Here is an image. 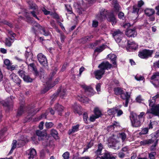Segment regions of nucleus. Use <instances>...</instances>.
<instances>
[{
	"label": "nucleus",
	"instance_id": "nucleus-30",
	"mask_svg": "<svg viewBox=\"0 0 159 159\" xmlns=\"http://www.w3.org/2000/svg\"><path fill=\"white\" fill-rule=\"evenodd\" d=\"M103 148L102 145L101 143H99L98 145V149L95 152V153L97 155H100L101 153L102 150Z\"/></svg>",
	"mask_w": 159,
	"mask_h": 159
},
{
	"label": "nucleus",
	"instance_id": "nucleus-43",
	"mask_svg": "<svg viewBox=\"0 0 159 159\" xmlns=\"http://www.w3.org/2000/svg\"><path fill=\"white\" fill-rule=\"evenodd\" d=\"M25 71L22 70H20L18 71V73L21 77L23 78V77L25 76Z\"/></svg>",
	"mask_w": 159,
	"mask_h": 159
},
{
	"label": "nucleus",
	"instance_id": "nucleus-21",
	"mask_svg": "<svg viewBox=\"0 0 159 159\" xmlns=\"http://www.w3.org/2000/svg\"><path fill=\"white\" fill-rule=\"evenodd\" d=\"M73 108L74 109V112L75 113H78L79 115L81 114L80 112V106L76 103H75L73 106Z\"/></svg>",
	"mask_w": 159,
	"mask_h": 159
},
{
	"label": "nucleus",
	"instance_id": "nucleus-47",
	"mask_svg": "<svg viewBox=\"0 0 159 159\" xmlns=\"http://www.w3.org/2000/svg\"><path fill=\"white\" fill-rule=\"evenodd\" d=\"M54 124L51 122H46L45 124V125L46 128L47 129H49L52 128L53 125Z\"/></svg>",
	"mask_w": 159,
	"mask_h": 159
},
{
	"label": "nucleus",
	"instance_id": "nucleus-56",
	"mask_svg": "<svg viewBox=\"0 0 159 159\" xmlns=\"http://www.w3.org/2000/svg\"><path fill=\"white\" fill-rule=\"evenodd\" d=\"M59 93V92H57V93L54 94L51 97V101H54L55 100L56 97L58 95Z\"/></svg>",
	"mask_w": 159,
	"mask_h": 159
},
{
	"label": "nucleus",
	"instance_id": "nucleus-34",
	"mask_svg": "<svg viewBox=\"0 0 159 159\" xmlns=\"http://www.w3.org/2000/svg\"><path fill=\"white\" fill-rule=\"evenodd\" d=\"M119 135V137L121 139L122 142L125 141L127 139V135L125 133H120Z\"/></svg>",
	"mask_w": 159,
	"mask_h": 159
},
{
	"label": "nucleus",
	"instance_id": "nucleus-59",
	"mask_svg": "<svg viewBox=\"0 0 159 159\" xmlns=\"http://www.w3.org/2000/svg\"><path fill=\"white\" fill-rule=\"evenodd\" d=\"M129 148L128 146H126L125 147H123L122 149H121V151L122 152H124L125 153L126 152L127 153L129 151Z\"/></svg>",
	"mask_w": 159,
	"mask_h": 159
},
{
	"label": "nucleus",
	"instance_id": "nucleus-52",
	"mask_svg": "<svg viewBox=\"0 0 159 159\" xmlns=\"http://www.w3.org/2000/svg\"><path fill=\"white\" fill-rule=\"evenodd\" d=\"M119 142H117L115 144H112L113 148L115 149L118 150L120 148V146H119Z\"/></svg>",
	"mask_w": 159,
	"mask_h": 159
},
{
	"label": "nucleus",
	"instance_id": "nucleus-60",
	"mask_svg": "<svg viewBox=\"0 0 159 159\" xmlns=\"http://www.w3.org/2000/svg\"><path fill=\"white\" fill-rule=\"evenodd\" d=\"M36 23L35 22L34 23V26H33V27H32V29H31V31H32L33 32L34 34H36V30H36V28H38V27H36L35 26V23Z\"/></svg>",
	"mask_w": 159,
	"mask_h": 159
},
{
	"label": "nucleus",
	"instance_id": "nucleus-19",
	"mask_svg": "<svg viewBox=\"0 0 159 159\" xmlns=\"http://www.w3.org/2000/svg\"><path fill=\"white\" fill-rule=\"evenodd\" d=\"M107 57L111 60V62H112V64L116 66V56L113 54H110L108 55Z\"/></svg>",
	"mask_w": 159,
	"mask_h": 159
},
{
	"label": "nucleus",
	"instance_id": "nucleus-61",
	"mask_svg": "<svg viewBox=\"0 0 159 159\" xmlns=\"http://www.w3.org/2000/svg\"><path fill=\"white\" fill-rule=\"evenodd\" d=\"M16 66H17L16 65H13L11 66V64L10 66L7 68V69L9 70H12L15 69Z\"/></svg>",
	"mask_w": 159,
	"mask_h": 159
},
{
	"label": "nucleus",
	"instance_id": "nucleus-37",
	"mask_svg": "<svg viewBox=\"0 0 159 159\" xmlns=\"http://www.w3.org/2000/svg\"><path fill=\"white\" fill-rule=\"evenodd\" d=\"M17 141L16 140H13L12 143V148L9 153L11 154L12 153L13 150L16 148V146Z\"/></svg>",
	"mask_w": 159,
	"mask_h": 159
},
{
	"label": "nucleus",
	"instance_id": "nucleus-17",
	"mask_svg": "<svg viewBox=\"0 0 159 159\" xmlns=\"http://www.w3.org/2000/svg\"><path fill=\"white\" fill-rule=\"evenodd\" d=\"M102 159H116V157L108 152L104 153L101 156Z\"/></svg>",
	"mask_w": 159,
	"mask_h": 159
},
{
	"label": "nucleus",
	"instance_id": "nucleus-25",
	"mask_svg": "<svg viewBox=\"0 0 159 159\" xmlns=\"http://www.w3.org/2000/svg\"><path fill=\"white\" fill-rule=\"evenodd\" d=\"M31 52H26L25 53V56L26 58V62L27 64H29V61H32L33 60L31 57Z\"/></svg>",
	"mask_w": 159,
	"mask_h": 159
},
{
	"label": "nucleus",
	"instance_id": "nucleus-26",
	"mask_svg": "<svg viewBox=\"0 0 159 159\" xmlns=\"http://www.w3.org/2000/svg\"><path fill=\"white\" fill-rule=\"evenodd\" d=\"M107 46L106 45L103 44L101 46L97 48L95 50V52H100L102 51L105 49Z\"/></svg>",
	"mask_w": 159,
	"mask_h": 159
},
{
	"label": "nucleus",
	"instance_id": "nucleus-46",
	"mask_svg": "<svg viewBox=\"0 0 159 159\" xmlns=\"http://www.w3.org/2000/svg\"><path fill=\"white\" fill-rule=\"evenodd\" d=\"M17 146L18 147H20L25 144L24 141L22 140H18L17 141Z\"/></svg>",
	"mask_w": 159,
	"mask_h": 159
},
{
	"label": "nucleus",
	"instance_id": "nucleus-63",
	"mask_svg": "<svg viewBox=\"0 0 159 159\" xmlns=\"http://www.w3.org/2000/svg\"><path fill=\"white\" fill-rule=\"evenodd\" d=\"M98 25V22L96 20H93L92 23V26L94 27H97Z\"/></svg>",
	"mask_w": 159,
	"mask_h": 159
},
{
	"label": "nucleus",
	"instance_id": "nucleus-50",
	"mask_svg": "<svg viewBox=\"0 0 159 159\" xmlns=\"http://www.w3.org/2000/svg\"><path fill=\"white\" fill-rule=\"evenodd\" d=\"M70 153L68 152H66L63 153L62 157L64 159H69V158Z\"/></svg>",
	"mask_w": 159,
	"mask_h": 159
},
{
	"label": "nucleus",
	"instance_id": "nucleus-62",
	"mask_svg": "<svg viewBox=\"0 0 159 159\" xmlns=\"http://www.w3.org/2000/svg\"><path fill=\"white\" fill-rule=\"evenodd\" d=\"M42 11L44 12V14L46 15H48L50 14V12L47 11L45 8L43 7L42 8Z\"/></svg>",
	"mask_w": 159,
	"mask_h": 159
},
{
	"label": "nucleus",
	"instance_id": "nucleus-3",
	"mask_svg": "<svg viewBox=\"0 0 159 159\" xmlns=\"http://www.w3.org/2000/svg\"><path fill=\"white\" fill-rule=\"evenodd\" d=\"M111 66V65L108 61L103 62L102 63L98 66L100 69L94 72L96 78L98 80L100 79L104 74L105 70L110 69Z\"/></svg>",
	"mask_w": 159,
	"mask_h": 159
},
{
	"label": "nucleus",
	"instance_id": "nucleus-5",
	"mask_svg": "<svg viewBox=\"0 0 159 159\" xmlns=\"http://www.w3.org/2000/svg\"><path fill=\"white\" fill-rule=\"evenodd\" d=\"M28 3L29 5V7L30 9L35 10V11L34 10L30 12L32 15L38 20H39V18L37 16V15L39 14V11L37 10H36L37 7V6L32 1H29L28 2Z\"/></svg>",
	"mask_w": 159,
	"mask_h": 159
},
{
	"label": "nucleus",
	"instance_id": "nucleus-23",
	"mask_svg": "<svg viewBox=\"0 0 159 159\" xmlns=\"http://www.w3.org/2000/svg\"><path fill=\"white\" fill-rule=\"evenodd\" d=\"M14 38L8 37L6 39L5 44L7 46L10 47L14 41Z\"/></svg>",
	"mask_w": 159,
	"mask_h": 159
},
{
	"label": "nucleus",
	"instance_id": "nucleus-20",
	"mask_svg": "<svg viewBox=\"0 0 159 159\" xmlns=\"http://www.w3.org/2000/svg\"><path fill=\"white\" fill-rule=\"evenodd\" d=\"M63 107L59 104H56L55 107V110L57 111L59 115H61V112L63 111Z\"/></svg>",
	"mask_w": 159,
	"mask_h": 159
},
{
	"label": "nucleus",
	"instance_id": "nucleus-58",
	"mask_svg": "<svg viewBox=\"0 0 159 159\" xmlns=\"http://www.w3.org/2000/svg\"><path fill=\"white\" fill-rule=\"evenodd\" d=\"M4 64L7 66V68H8L11 64L10 61L8 59H5L4 61Z\"/></svg>",
	"mask_w": 159,
	"mask_h": 159
},
{
	"label": "nucleus",
	"instance_id": "nucleus-15",
	"mask_svg": "<svg viewBox=\"0 0 159 159\" xmlns=\"http://www.w3.org/2000/svg\"><path fill=\"white\" fill-rule=\"evenodd\" d=\"M80 125L77 124L76 125L73 126L71 129H69L67 132L68 134L69 135H71L74 133L78 131L79 129Z\"/></svg>",
	"mask_w": 159,
	"mask_h": 159
},
{
	"label": "nucleus",
	"instance_id": "nucleus-11",
	"mask_svg": "<svg viewBox=\"0 0 159 159\" xmlns=\"http://www.w3.org/2000/svg\"><path fill=\"white\" fill-rule=\"evenodd\" d=\"M26 155L29 159H33L36 156V152L34 148H30L26 151Z\"/></svg>",
	"mask_w": 159,
	"mask_h": 159
},
{
	"label": "nucleus",
	"instance_id": "nucleus-40",
	"mask_svg": "<svg viewBox=\"0 0 159 159\" xmlns=\"http://www.w3.org/2000/svg\"><path fill=\"white\" fill-rule=\"evenodd\" d=\"M116 111V108L109 109L107 111V113L109 115H113L115 114Z\"/></svg>",
	"mask_w": 159,
	"mask_h": 159
},
{
	"label": "nucleus",
	"instance_id": "nucleus-35",
	"mask_svg": "<svg viewBox=\"0 0 159 159\" xmlns=\"http://www.w3.org/2000/svg\"><path fill=\"white\" fill-rule=\"evenodd\" d=\"M23 79L27 83L31 82L33 80V79L28 75H25Z\"/></svg>",
	"mask_w": 159,
	"mask_h": 159
},
{
	"label": "nucleus",
	"instance_id": "nucleus-36",
	"mask_svg": "<svg viewBox=\"0 0 159 159\" xmlns=\"http://www.w3.org/2000/svg\"><path fill=\"white\" fill-rule=\"evenodd\" d=\"M78 99L81 102L84 103H87L89 102V99L86 97H82L79 96Z\"/></svg>",
	"mask_w": 159,
	"mask_h": 159
},
{
	"label": "nucleus",
	"instance_id": "nucleus-48",
	"mask_svg": "<svg viewBox=\"0 0 159 159\" xmlns=\"http://www.w3.org/2000/svg\"><path fill=\"white\" fill-rule=\"evenodd\" d=\"M135 78L137 81L142 80L144 79V78L143 76L138 74L135 76Z\"/></svg>",
	"mask_w": 159,
	"mask_h": 159
},
{
	"label": "nucleus",
	"instance_id": "nucleus-55",
	"mask_svg": "<svg viewBox=\"0 0 159 159\" xmlns=\"http://www.w3.org/2000/svg\"><path fill=\"white\" fill-rule=\"evenodd\" d=\"M66 90L63 89L62 91H60V95L62 98H63L66 95Z\"/></svg>",
	"mask_w": 159,
	"mask_h": 159
},
{
	"label": "nucleus",
	"instance_id": "nucleus-41",
	"mask_svg": "<svg viewBox=\"0 0 159 159\" xmlns=\"http://www.w3.org/2000/svg\"><path fill=\"white\" fill-rule=\"evenodd\" d=\"M29 65V66L32 68L33 70L34 71L35 74L36 75H37L38 74V72L35 68L34 64V63H31L28 64Z\"/></svg>",
	"mask_w": 159,
	"mask_h": 159
},
{
	"label": "nucleus",
	"instance_id": "nucleus-42",
	"mask_svg": "<svg viewBox=\"0 0 159 159\" xmlns=\"http://www.w3.org/2000/svg\"><path fill=\"white\" fill-rule=\"evenodd\" d=\"M148 131V128H145L143 129L139 133L140 135L147 134Z\"/></svg>",
	"mask_w": 159,
	"mask_h": 159
},
{
	"label": "nucleus",
	"instance_id": "nucleus-31",
	"mask_svg": "<svg viewBox=\"0 0 159 159\" xmlns=\"http://www.w3.org/2000/svg\"><path fill=\"white\" fill-rule=\"evenodd\" d=\"M50 134L55 139L58 138V133L55 129H52L50 131Z\"/></svg>",
	"mask_w": 159,
	"mask_h": 159
},
{
	"label": "nucleus",
	"instance_id": "nucleus-8",
	"mask_svg": "<svg viewBox=\"0 0 159 159\" xmlns=\"http://www.w3.org/2000/svg\"><path fill=\"white\" fill-rule=\"evenodd\" d=\"M150 113L159 116V104L153 106L150 109H148L146 114Z\"/></svg>",
	"mask_w": 159,
	"mask_h": 159
},
{
	"label": "nucleus",
	"instance_id": "nucleus-29",
	"mask_svg": "<svg viewBox=\"0 0 159 159\" xmlns=\"http://www.w3.org/2000/svg\"><path fill=\"white\" fill-rule=\"evenodd\" d=\"M94 113L95 115L96 116V118H99L102 116V113L99 110L98 107H96L94 110Z\"/></svg>",
	"mask_w": 159,
	"mask_h": 159
},
{
	"label": "nucleus",
	"instance_id": "nucleus-10",
	"mask_svg": "<svg viewBox=\"0 0 159 159\" xmlns=\"http://www.w3.org/2000/svg\"><path fill=\"white\" fill-rule=\"evenodd\" d=\"M81 87L85 90L86 94L89 96L91 97L96 93L93 89L91 87L85 85H81Z\"/></svg>",
	"mask_w": 159,
	"mask_h": 159
},
{
	"label": "nucleus",
	"instance_id": "nucleus-28",
	"mask_svg": "<svg viewBox=\"0 0 159 159\" xmlns=\"http://www.w3.org/2000/svg\"><path fill=\"white\" fill-rule=\"evenodd\" d=\"M114 4V7L115 9L114 11H113V13L115 12L116 13L120 9V6H119V4L117 3V2L116 1L114 0L113 1Z\"/></svg>",
	"mask_w": 159,
	"mask_h": 159
},
{
	"label": "nucleus",
	"instance_id": "nucleus-44",
	"mask_svg": "<svg viewBox=\"0 0 159 159\" xmlns=\"http://www.w3.org/2000/svg\"><path fill=\"white\" fill-rule=\"evenodd\" d=\"M66 8L69 14H71L72 13V8L69 5H65Z\"/></svg>",
	"mask_w": 159,
	"mask_h": 159
},
{
	"label": "nucleus",
	"instance_id": "nucleus-54",
	"mask_svg": "<svg viewBox=\"0 0 159 159\" xmlns=\"http://www.w3.org/2000/svg\"><path fill=\"white\" fill-rule=\"evenodd\" d=\"M44 73V70L43 69H41L38 72V74L36 75H39L40 77H42Z\"/></svg>",
	"mask_w": 159,
	"mask_h": 159
},
{
	"label": "nucleus",
	"instance_id": "nucleus-39",
	"mask_svg": "<svg viewBox=\"0 0 159 159\" xmlns=\"http://www.w3.org/2000/svg\"><path fill=\"white\" fill-rule=\"evenodd\" d=\"M114 91L115 92V94L116 95H121L123 92V91L120 88H115L114 89Z\"/></svg>",
	"mask_w": 159,
	"mask_h": 159
},
{
	"label": "nucleus",
	"instance_id": "nucleus-1",
	"mask_svg": "<svg viewBox=\"0 0 159 159\" xmlns=\"http://www.w3.org/2000/svg\"><path fill=\"white\" fill-rule=\"evenodd\" d=\"M144 114L145 113L143 112L140 113L139 115H137L134 113H131L129 117L132 126L135 128L140 126L144 121Z\"/></svg>",
	"mask_w": 159,
	"mask_h": 159
},
{
	"label": "nucleus",
	"instance_id": "nucleus-53",
	"mask_svg": "<svg viewBox=\"0 0 159 159\" xmlns=\"http://www.w3.org/2000/svg\"><path fill=\"white\" fill-rule=\"evenodd\" d=\"M149 105L150 107H152L153 106H155V105H154V104L155 102V100L153 99L152 100H149Z\"/></svg>",
	"mask_w": 159,
	"mask_h": 159
},
{
	"label": "nucleus",
	"instance_id": "nucleus-49",
	"mask_svg": "<svg viewBox=\"0 0 159 159\" xmlns=\"http://www.w3.org/2000/svg\"><path fill=\"white\" fill-rule=\"evenodd\" d=\"M156 153L155 152H152L149 154V157L150 159H155V156Z\"/></svg>",
	"mask_w": 159,
	"mask_h": 159
},
{
	"label": "nucleus",
	"instance_id": "nucleus-9",
	"mask_svg": "<svg viewBox=\"0 0 159 159\" xmlns=\"http://www.w3.org/2000/svg\"><path fill=\"white\" fill-rule=\"evenodd\" d=\"M113 36L116 41L119 43L121 40V38L123 36L122 32L119 30L114 31L112 34Z\"/></svg>",
	"mask_w": 159,
	"mask_h": 159
},
{
	"label": "nucleus",
	"instance_id": "nucleus-27",
	"mask_svg": "<svg viewBox=\"0 0 159 159\" xmlns=\"http://www.w3.org/2000/svg\"><path fill=\"white\" fill-rule=\"evenodd\" d=\"M46 133L43 132L40 130H37L36 131V134L38 136V139L39 140H41L42 139V137H43L45 135Z\"/></svg>",
	"mask_w": 159,
	"mask_h": 159
},
{
	"label": "nucleus",
	"instance_id": "nucleus-51",
	"mask_svg": "<svg viewBox=\"0 0 159 159\" xmlns=\"http://www.w3.org/2000/svg\"><path fill=\"white\" fill-rule=\"evenodd\" d=\"M125 153L122 152L121 151H120L118 153V157L121 158H124L125 156Z\"/></svg>",
	"mask_w": 159,
	"mask_h": 159
},
{
	"label": "nucleus",
	"instance_id": "nucleus-6",
	"mask_svg": "<svg viewBox=\"0 0 159 159\" xmlns=\"http://www.w3.org/2000/svg\"><path fill=\"white\" fill-rule=\"evenodd\" d=\"M148 144L153 143L151 147V149L152 150H154L155 149V147L157 144L158 139L156 137L155 134H152V138L149 139H147Z\"/></svg>",
	"mask_w": 159,
	"mask_h": 159
},
{
	"label": "nucleus",
	"instance_id": "nucleus-45",
	"mask_svg": "<svg viewBox=\"0 0 159 159\" xmlns=\"http://www.w3.org/2000/svg\"><path fill=\"white\" fill-rule=\"evenodd\" d=\"M3 105L7 107L10 109L11 108H12V107L13 106L12 103V102H5L3 104Z\"/></svg>",
	"mask_w": 159,
	"mask_h": 159
},
{
	"label": "nucleus",
	"instance_id": "nucleus-57",
	"mask_svg": "<svg viewBox=\"0 0 159 159\" xmlns=\"http://www.w3.org/2000/svg\"><path fill=\"white\" fill-rule=\"evenodd\" d=\"M139 9L137 7V6H134L133 7V11L132 12L134 13L137 14L139 11Z\"/></svg>",
	"mask_w": 159,
	"mask_h": 159
},
{
	"label": "nucleus",
	"instance_id": "nucleus-32",
	"mask_svg": "<svg viewBox=\"0 0 159 159\" xmlns=\"http://www.w3.org/2000/svg\"><path fill=\"white\" fill-rule=\"evenodd\" d=\"M93 38V36L92 35L85 37L81 39V42L83 43H84L88 41H90L91 39Z\"/></svg>",
	"mask_w": 159,
	"mask_h": 159
},
{
	"label": "nucleus",
	"instance_id": "nucleus-14",
	"mask_svg": "<svg viewBox=\"0 0 159 159\" xmlns=\"http://www.w3.org/2000/svg\"><path fill=\"white\" fill-rule=\"evenodd\" d=\"M10 79L14 82L17 84L18 85H20L21 80L18 76L14 73H12L9 76Z\"/></svg>",
	"mask_w": 159,
	"mask_h": 159
},
{
	"label": "nucleus",
	"instance_id": "nucleus-38",
	"mask_svg": "<svg viewBox=\"0 0 159 159\" xmlns=\"http://www.w3.org/2000/svg\"><path fill=\"white\" fill-rule=\"evenodd\" d=\"M118 126H119V123L115 121L114 122V123L112 125H111L107 127V130L108 131H111V129H110V127H112V129H114L115 127H117Z\"/></svg>",
	"mask_w": 159,
	"mask_h": 159
},
{
	"label": "nucleus",
	"instance_id": "nucleus-24",
	"mask_svg": "<svg viewBox=\"0 0 159 159\" xmlns=\"http://www.w3.org/2000/svg\"><path fill=\"white\" fill-rule=\"evenodd\" d=\"M145 12L148 16H150L152 15L155 13L153 9L151 8H147L145 10Z\"/></svg>",
	"mask_w": 159,
	"mask_h": 159
},
{
	"label": "nucleus",
	"instance_id": "nucleus-22",
	"mask_svg": "<svg viewBox=\"0 0 159 159\" xmlns=\"http://www.w3.org/2000/svg\"><path fill=\"white\" fill-rule=\"evenodd\" d=\"M128 46L129 49L135 50L138 47V45L135 44L134 42H130L128 41L127 42Z\"/></svg>",
	"mask_w": 159,
	"mask_h": 159
},
{
	"label": "nucleus",
	"instance_id": "nucleus-4",
	"mask_svg": "<svg viewBox=\"0 0 159 159\" xmlns=\"http://www.w3.org/2000/svg\"><path fill=\"white\" fill-rule=\"evenodd\" d=\"M153 52L152 50L144 49L139 52L138 55L141 58L147 59L151 57Z\"/></svg>",
	"mask_w": 159,
	"mask_h": 159
},
{
	"label": "nucleus",
	"instance_id": "nucleus-64",
	"mask_svg": "<svg viewBox=\"0 0 159 159\" xmlns=\"http://www.w3.org/2000/svg\"><path fill=\"white\" fill-rule=\"evenodd\" d=\"M155 10H156V14L159 16V3L158 5L155 7Z\"/></svg>",
	"mask_w": 159,
	"mask_h": 159
},
{
	"label": "nucleus",
	"instance_id": "nucleus-12",
	"mask_svg": "<svg viewBox=\"0 0 159 159\" xmlns=\"http://www.w3.org/2000/svg\"><path fill=\"white\" fill-rule=\"evenodd\" d=\"M121 98L124 100L125 101V106L127 107L129 102V100L130 98V95L128 94L127 92L124 91L120 95Z\"/></svg>",
	"mask_w": 159,
	"mask_h": 159
},
{
	"label": "nucleus",
	"instance_id": "nucleus-33",
	"mask_svg": "<svg viewBox=\"0 0 159 159\" xmlns=\"http://www.w3.org/2000/svg\"><path fill=\"white\" fill-rule=\"evenodd\" d=\"M159 78V72H156L154 73L151 77V80H158Z\"/></svg>",
	"mask_w": 159,
	"mask_h": 159
},
{
	"label": "nucleus",
	"instance_id": "nucleus-2",
	"mask_svg": "<svg viewBox=\"0 0 159 159\" xmlns=\"http://www.w3.org/2000/svg\"><path fill=\"white\" fill-rule=\"evenodd\" d=\"M100 15L98 17L100 19H102L106 17L107 20L111 23L112 25H115L117 20L113 13V11L108 12L105 9L102 8L100 10Z\"/></svg>",
	"mask_w": 159,
	"mask_h": 159
},
{
	"label": "nucleus",
	"instance_id": "nucleus-18",
	"mask_svg": "<svg viewBox=\"0 0 159 159\" xmlns=\"http://www.w3.org/2000/svg\"><path fill=\"white\" fill-rule=\"evenodd\" d=\"M24 101H22L21 102H20V107L19 109H18L17 112V115L18 116H21L22 114L24 112Z\"/></svg>",
	"mask_w": 159,
	"mask_h": 159
},
{
	"label": "nucleus",
	"instance_id": "nucleus-13",
	"mask_svg": "<svg viewBox=\"0 0 159 159\" xmlns=\"http://www.w3.org/2000/svg\"><path fill=\"white\" fill-rule=\"evenodd\" d=\"M137 32L135 28L128 29L126 32V35L129 37H134L137 35Z\"/></svg>",
	"mask_w": 159,
	"mask_h": 159
},
{
	"label": "nucleus",
	"instance_id": "nucleus-7",
	"mask_svg": "<svg viewBox=\"0 0 159 159\" xmlns=\"http://www.w3.org/2000/svg\"><path fill=\"white\" fill-rule=\"evenodd\" d=\"M38 60L43 66L46 67L48 66L47 59L45 56L42 53H39L37 56Z\"/></svg>",
	"mask_w": 159,
	"mask_h": 159
},
{
	"label": "nucleus",
	"instance_id": "nucleus-16",
	"mask_svg": "<svg viewBox=\"0 0 159 159\" xmlns=\"http://www.w3.org/2000/svg\"><path fill=\"white\" fill-rule=\"evenodd\" d=\"M35 26L38 27V29L42 31V33L45 36H48L50 34V32L48 30H46L44 28L42 27L39 24L37 23H35Z\"/></svg>",
	"mask_w": 159,
	"mask_h": 159
}]
</instances>
